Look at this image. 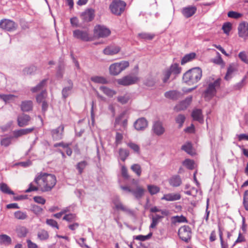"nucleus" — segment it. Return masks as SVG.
<instances>
[{"mask_svg":"<svg viewBox=\"0 0 248 248\" xmlns=\"http://www.w3.org/2000/svg\"><path fill=\"white\" fill-rule=\"evenodd\" d=\"M57 182L56 176L52 174L41 173L35 178L34 182L37 185L35 186L32 183L30 184L29 187L26 192L40 190L42 192L50 191L55 186Z\"/></svg>","mask_w":248,"mask_h":248,"instance_id":"obj_1","label":"nucleus"},{"mask_svg":"<svg viewBox=\"0 0 248 248\" xmlns=\"http://www.w3.org/2000/svg\"><path fill=\"white\" fill-rule=\"evenodd\" d=\"M202 76V69L199 67L193 68L186 72L183 75V81L188 85L197 83Z\"/></svg>","mask_w":248,"mask_h":248,"instance_id":"obj_2","label":"nucleus"},{"mask_svg":"<svg viewBox=\"0 0 248 248\" xmlns=\"http://www.w3.org/2000/svg\"><path fill=\"white\" fill-rule=\"evenodd\" d=\"M220 81L221 79L217 78L207 83L203 94L205 100L209 101L216 95L217 90L220 87Z\"/></svg>","mask_w":248,"mask_h":248,"instance_id":"obj_3","label":"nucleus"},{"mask_svg":"<svg viewBox=\"0 0 248 248\" xmlns=\"http://www.w3.org/2000/svg\"><path fill=\"white\" fill-rule=\"evenodd\" d=\"M129 62L127 61H122L120 62H116L111 64L109 70L111 75L116 76L119 74L122 71L129 66Z\"/></svg>","mask_w":248,"mask_h":248,"instance_id":"obj_4","label":"nucleus"},{"mask_svg":"<svg viewBox=\"0 0 248 248\" xmlns=\"http://www.w3.org/2000/svg\"><path fill=\"white\" fill-rule=\"evenodd\" d=\"M126 4L122 0H114L109 6L111 12L116 15H120L124 10Z\"/></svg>","mask_w":248,"mask_h":248,"instance_id":"obj_5","label":"nucleus"},{"mask_svg":"<svg viewBox=\"0 0 248 248\" xmlns=\"http://www.w3.org/2000/svg\"><path fill=\"white\" fill-rule=\"evenodd\" d=\"M113 208L117 211H121L127 214H132V211L120 201L119 198L115 197L112 201Z\"/></svg>","mask_w":248,"mask_h":248,"instance_id":"obj_6","label":"nucleus"},{"mask_svg":"<svg viewBox=\"0 0 248 248\" xmlns=\"http://www.w3.org/2000/svg\"><path fill=\"white\" fill-rule=\"evenodd\" d=\"M191 229L188 226L184 225L179 229L178 235L184 241L187 242L191 238Z\"/></svg>","mask_w":248,"mask_h":248,"instance_id":"obj_7","label":"nucleus"},{"mask_svg":"<svg viewBox=\"0 0 248 248\" xmlns=\"http://www.w3.org/2000/svg\"><path fill=\"white\" fill-rule=\"evenodd\" d=\"M17 27V24L9 19H3L0 22V28L9 31H15Z\"/></svg>","mask_w":248,"mask_h":248,"instance_id":"obj_8","label":"nucleus"},{"mask_svg":"<svg viewBox=\"0 0 248 248\" xmlns=\"http://www.w3.org/2000/svg\"><path fill=\"white\" fill-rule=\"evenodd\" d=\"M139 80L137 77L128 75L117 80V83L123 86H128L136 83Z\"/></svg>","mask_w":248,"mask_h":248,"instance_id":"obj_9","label":"nucleus"},{"mask_svg":"<svg viewBox=\"0 0 248 248\" xmlns=\"http://www.w3.org/2000/svg\"><path fill=\"white\" fill-rule=\"evenodd\" d=\"M110 33L109 30L104 26H96L94 29V34L99 38H104L108 36Z\"/></svg>","mask_w":248,"mask_h":248,"instance_id":"obj_10","label":"nucleus"},{"mask_svg":"<svg viewBox=\"0 0 248 248\" xmlns=\"http://www.w3.org/2000/svg\"><path fill=\"white\" fill-rule=\"evenodd\" d=\"M74 37L80 39L84 41H90L92 40V37L90 36L86 31L76 30L73 31Z\"/></svg>","mask_w":248,"mask_h":248,"instance_id":"obj_11","label":"nucleus"},{"mask_svg":"<svg viewBox=\"0 0 248 248\" xmlns=\"http://www.w3.org/2000/svg\"><path fill=\"white\" fill-rule=\"evenodd\" d=\"M127 119L125 117L124 113H121L116 118L115 122V128L116 129L120 126L121 127V129L125 130L127 126Z\"/></svg>","mask_w":248,"mask_h":248,"instance_id":"obj_12","label":"nucleus"},{"mask_svg":"<svg viewBox=\"0 0 248 248\" xmlns=\"http://www.w3.org/2000/svg\"><path fill=\"white\" fill-rule=\"evenodd\" d=\"M239 36L245 39L248 38V23L243 22L238 27Z\"/></svg>","mask_w":248,"mask_h":248,"instance_id":"obj_13","label":"nucleus"},{"mask_svg":"<svg viewBox=\"0 0 248 248\" xmlns=\"http://www.w3.org/2000/svg\"><path fill=\"white\" fill-rule=\"evenodd\" d=\"M159 78L156 73L149 75L144 81V84L148 87H153L159 81Z\"/></svg>","mask_w":248,"mask_h":248,"instance_id":"obj_14","label":"nucleus"},{"mask_svg":"<svg viewBox=\"0 0 248 248\" xmlns=\"http://www.w3.org/2000/svg\"><path fill=\"white\" fill-rule=\"evenodd\" d=\"M31 120V117L25 114L18 115L17 118V124L20 127H23L28 125Z\"/></svg>","mask_w":248,"mask_h":248,"instance_id":"obj_15","label":"nucleus"},{"mask_svg":"<svg viewBox=\"0 0 248 248\" xmlns=\"http://www.w3.org/2000/svg\"><path fill=\"white\" fill-rule=\"evenodd\" d=\"M192 96H189L186 98L185 100L181 101L174 108V109L176 111H179L186 109L187 107L190 104L192 101Z\"/></svg>","mask_w":248,"mask_h":248,"instance_id":"obj_16","label":"nucleus"},{"mask_svg":"<svg viewBox=\"0 0 248 248\" xmlns=\"http://www.w3.org/2000/svg\"><path fill=\"white\" fill-rule=\"evenodd\" d=\"M134 126L137 130H143L147 127L148 122L144 118H140L134 123Z\"/></svg>","mask_w":248,"mask_h":248,"instance_id":"obj_17","label":"nucleus"},{"mask_svg":"<svg viewBox=\"0 0 248 248\" xmlns=\"http://www.w3.org/2000/svg\"><path fill=\"white\" fill-rule=\"evenodd\" d=\"M73 87V84L72 81L68 79L66 82V85L62 90V95L64 98H67L72 93V90Z\"/></svg>","mask_w":248,"mask_h":248,"instance_id":"obj_18","label":"nucleus"},{"mask_svg":"<svg viewBox=\"0 0 248 248\" xmlns=\"http://www.w3.org/2000/svg\"><path fill=\"white\" fill-rule=\"evenodd\" d=\"M81 16L85 22L91 21L94 18V11L92 9H88L82 13Z\"/></svg>","mask_w":248,"mask_h":248,"instance_id":"obj_19","label":"nucleus"},{"mask_svg":"<svg viewBox=\"0 0 248 248\" xmlns=\"http://www.w3.org/2000/svg\"><path fill=\"white\" fill-rule=\"evenodd\" d=\"M181 197V195L179 193H171L164 194L161 199L168 202H172L180 200Z\"/></svg>","mask_w":248,"mask_h":248,"instance_id":"obj_20","label":"nucleus"},{"mask_svg":"<svg viewBox=\"0 0 248 248\" xmlns=\"http://www.w3.org/2000/svg\"><path fill=\"white\" fill-rule=\"evenodd\" d=\"M237 71V65L234 63L229 64L227 71L225 76V79L226 80H230L232 77V74Z\"/></svg>","mask_w":248,"mask_h":248,"instance_id":"obj_21","label":"nucleus"},{"mask_svg":"<svg viewBox=\"0 0 248 248\" xmlns=\"http://www.w3.org/2000/svg\"><path fill=\"white\" fill-rule=\"evenodd\" d=\"M64 126L62 125H60L58 128L51 131L52 138L55 139H61L63 138V132Z\"/></svg>","mask_w":248,"mask_h":248,"instance_id":"obj_22","label":"nucleus"},{"mask_svg":"<svg viewBox=\"0 0 248 248\" xmlns=\"http://www.w3.org/2000/svg\"><path fill=\"white\" fill-rule=\"evenodd\" d=\"M120 50V47L115 46H109L106 47L103 50V53L107 55H113L118 53Z\"/></svg>","mask_w":248,"mask_h":248,"instance_id":"obj_23","label":"nucleus"},{"mask_svg":"<svg viewBox=\"0 0 248 248\" xmlns=\"http://www.w3.org/2000/svg\"><path fill=\"white\" fill-rule=\"evenodd\" d=\"M153 130L154 132L157 135L163 134L165 131L164 128L163 127L162 123L159 121H156L154 123L153 126Z\"/></svg>","mask_w":248,"mask_h":248,"instance_id":"obj_24","label":"nucleus"},{"mask_svg":"<svg viewBox=\"0 0 248 248\" xmlns=\"http://www.w3.org/2000/svg\"><path fill=\"white\" fill-rule=\"evenodd\" d=\"M191 115L194 120L197 121L200 123H203V117L201 109L197 108L194 109Z\"/></svg>","mask_w":248,"mask_h":248,"instance_id":"obj_25","label":"nucleus"},{"mask_svg":"<svg viewBox=\"0 0 248 248\" xmlns=\"http://www.w3.org/2000/svg\"><path fill=\"white\" fill-rule=\"evenodd\" d=\"M34 129V128H26V129H20L18 130L14 131L13 132V137L15 138H19L20 136L26 135L28 133H31L32 132Z\"/></svg>","mask_w":248,"mask_h":248,"instance_id":"obj_26","label":"nucleus"},{"mask_svg":"<svg viewBox=\"0 0 248 248\" xmlns=\"http://www.w3.org/2000/svg\"><path fill=\"white\" fill-rule=\"evenodd\" d=\"M145 192V189L142 187L137 186L135 190L132 189L131 193L137 199H140L142 197Z\"/></svg>","mask_w":248,"mask_h":248,"instance_id":"obj_27","label":"nucleus"},{"mask_svg":"<svg viewBox=\"0 0 248 248\" xmlns=\"http://www.w3.org/2000/svg\"><path fill=\"white\" fill-rule=\"evenodd\" d=\"M196 8L195 6H188L183 8L182 13L186 17H189L193 16L196 11Z\"/></svg>","mask_w":248,"mask_h":248,"instance_id":"obj_28","label":"nucleus"},{"mask_svg":"<svg viewBox=\"0 0 248 248\" xmlns=\"http://www.w3.org/2000/svg\"><path fill=\"white\" fill-rule=\"evenodd\" d=\"M17 97V96L12 94H0V98L5 103H9L13 102Z\"/></svg>","mask_w":248,"mask_h":248,"instance_id":"obj_29","label":"nucleus"},{"mask_svg":"<svg viewBox=\"0 0 248 248\" xmlns=\"http://www.w3.org/2000/svg\"><path fill=\"white\" fill-rule=\"evenodd\" d=\"M180 96L181 93L176 91H170L165 93V96L171 99H177Z\"/></svg>","mask_w":248,"mask_h":248,"instance_id":"obj_30","label":"nucleus"},{"mask_svg":"<svg viewBox=\"0 0 248 248\" xmlns=\"http://www.w3.org/2000/svg\"><path fill=\"white\" fill-rule=\"evenodd\" d=\"M32 102L31 101H24L21 104V109L23 111H29L32 109Z\"/></svg>","mask_w":248,"mask_h":248,"instance_id":"obj_31","label":"nucleus"},{"mask_svg":"<svg viewBox=\"0 0 248 248\" xmlns=\"http://www.w3.org/2000/svg\"><path fill=\"white\" fill-rule=\"evenodd\" d=\"M12 243V239L6 234H2L0 235V244L5 246H8Z\"/></svg>","mask_w":248,"mask_h":248,"instance_id":"obj_32","label":"nucleus"},{"mask_svg":"<svg viewBox=\"0 0 248 248\" xmlns=\"http://www.w3.org/2000/svg\"><path fill=\"white\" fill-rule=\"evenodd\" d=\"M182 149L191 155H193L195 154V150L189 142H187L186 144L183 145Z\"/></svg>","mask_w":248,"mask_h":248,"instance_id":"obj_33","label":"nucleus"},{"mask_svg":"<svg viewBox=\"0 0 248 248\" xmlns=\"http://www.w3.org/2000/svg\"><path fill=\"white\" fill-rule=\"evenodd\" d=\"M16 232L18 237H24L26 236L28 231L26 227L19 226L16 228Z\"/></svg>","mask_w":248,"mask_h":248,"instance_id":"obj_34","label":"nucleus"},{"mask_svg":"<svg viewBox=\"0 0 248 248\" xmlns=\"http://www.w3.org/2000/svg\"><path fill=\"white\" fill-rule=\"evenodd\" d=\"M181 183V179L179 176L177 175L172 177L170 180V185L174 187L179 186Z\"/></svg>","mask_w":248,"mask_h":248,"instance_id":"obj_35","label":"nucleus"},{"mask_svg":"<svg viewBox=\"0 0 248 248\" xmlns=\"http://www.w3.org/2000/svg\"><path fill=\"white\" fill-rule=\"evenodd\" d=\"M99 90L109 97H112L116 94V92L115 91L106 86H101L99 88Z\"/></svg>","mask_w":248,"mask_h":248,"instance_id":"obj_36","label":"nucleus"},{"mask_svg":"<svg viewBox=\"0 0 248 248\" xmlns=\"http://www.w3.org/2000/svg\"><path fill=\"white\" fill-rule=\"evenodd\" d=\"M168 69L170 72L171 74L175 75L180 74L181 70V68L177 63L172 64Z\"/></svg>","mask_w":248,"mask_h":248,"instance_id":"obj_37","label":"nucleus"},{"mask_svg":"<svg viewBox=\"0 0 248 248\" xmlns=\"http://www.w3.org/2000/svg\"><path fill=\"white\" fill-rule=\"evenodd\" d=\"M14 217L18 220H25L28 218V215L26 212L19 210L14 213Z\"/></svg>","mask_w":248,"mask_h":248,"instance_id":"obj_38","label":"nucleus"},{"mask_svg":"<svg viewBox=\"0 0 248 248\" xmlns=\"http://www.w3.org/2000/svg\"><path fill=\"white\" fill-rule=\"evenodd\" d=\"M196 57L195 53H191L186 55L182 59L181 64L183 65L186 63L193 60Z\"/></svg>","mask_w":248,"mask_h":248,"instance_id":"obj_39","label":"nucleus"},{"mask_svg":"<svg viewBox=\"0 0 248 248\" xmlns=\"http://www.w3.org/2000/svg\"><path fill=\"white\" fill-rule=\"evenodd\" d=\"M46 79H43L36 87L32 88L31 91L33 93H36L38 91H43V87L46 85Z\"/></svg>","mask_w":248,"mask_h":248,"instance_id":"obj_40","label":"nucleus"},{"mask_svg":"<svg viewBox=\"0 0 248 248\" xmlns=\"http://www.w3.org/2000/svg\"><path fill=\"white\" fill-rule=\"evenodd\" d=\"M92 81L96 83L106 84L108 83L107 79L100 76H93L91 78Z\"/></svg>","mask_w":248,"mask_h":248,"instance_id":"obj_41","label":"nucleus"},{"mask_svg":"<svg viewBox=\"0 0 248 248\" xmlns=\"http://www.w3.org/2000/svg\"><path fill=\"white\" fill-rule=\"evenodd\" d=\"M175 122L178 124L179 128L182 127L186 120V117L184 114H180L175 117Z\"/></svg>","mask_w":248,"mask_h":248,"instance_id":"obj_42","label":"nucleus"},{"mask_svg":"<svg viewBox=\"0 0 248 248\" xmlns=\"http://www.w3.org/2000/svg\"><path fill=\"white\" fill-rule=\"evenodd\" d=\"M130 99V95L128 93H126L124 95L119 96L117 97L118 101L122 104L127 103Z\"/></svg>","mask_w":248,"mask_h":248,"instance_id":"obj_43","label":"nucleus"},{"mask_svg":"<svg viewBox=\"0 0 248 248\" xmlns=\"http://www.w3.org/2000/svg\"><path fill=\"white\" fill-rule=\"evenodd\" d=\"M147 189L151 195L156 194L160 191V188L158 186L153 185H148Z\"/></svg>","mask_w":248,"mask_h":248,"instance_id":"obj_44","label":"nucleus"},{"mask_svg":"<svg viewBox=\"0 0 248 248\" xmlns=\"http://www.w3.org/2000/svg\"><path fill=\"white\" fill-rule=\"evenodd\" d=\"M119 156L123 161H124L129 155V152L124 149H120L119 151Z\"/></svg>","mask_w":248,"mask_h":248,"instance_id":"obj_45","label":"nucleus"},{"mask_svg":"<svg viewBox=\"0 0 248 248\" xmlns=\"http://www.w3.org/2000/svg\"><path fill=\"white\" fill-rule=\"evenodd\" d=\"M37 236L41 240H46L48 238L49 234L46 231L42 230L38 232Z\"/></svg>","mask_w":248,"mask_h":248,"instance_id":"obj_46","label":"nucleus"},{"mask_svg":"<svg viewBox=\"0 0 248 248\" xmlns=\"http://www.w3.org/2000/svg\"><path fill=\"white\" fill-rule=\"evenodd\" d=\"M116 139L115 140H122L125 138V130L123 129H118V127L116 129Z\"/></svg>","mask_w":248,"mask_h":248,"instance_id":"obj_47","label":"nucleus"},{"mask_svg":"<svg viewBox=\"0 0 248 248\" xmlns=\"http://www.w3.org/2000/svg\"><path fill=\"white\" fill-rule=\"evenodd\" d=\"M0 189L4 193L14 195V192L11 190L8 186L4 183H2L0 185Z\"/></svg>","mask_w":248,"mask_h":248,"instance_id":"obj_48","label":"nucleus"},{"mask_svg":"<svg viewBox=\"0 0 248 248\" xmlns=\"http://www.w3.org/2000/svg\"><path fill=\"white\" fill-rule=\"evenodd\" d=\"M150 212L152 213L159 212L161 215L164 216H168L169 214V211L166 209L162 210L156 206L153 207L150 209Z\"/></svg>","mask_w":248,"mask_h":248,"instance_id":"obj_49","label":"nucleus"},{"mask_svg":"<svg viewBox=\"0 0 248 248\" xmlns=\"http://www.w3.org/2000/svg\"><path fill=\"white\" fill-rule=\"evenodd\" d=\"M131 170L134 172L137 176H140L141 174V168L138 164H134L131 166Z\"/></svg>","mask_w":248,"mask_h":248,"instance_id":"obj_50","label":"nucleus"},{"mask_svg":"<svg viewBox=\"0 0 248 248\" xmlns=\"http://www.w3.org/2000/svg\"><path fill=\"white\" fill-rule=\"evenodd\" d=\"M171 73L170 72L168 69V68L165 69L162 72V79L163 80V82L164 83H166L169 79L170 78V76L171 75Z\"/></svg>","mask_w":248,"mask_h":248,"instance_id":"obj_51","label":"nucleus"},{"mask_svg":"<svg viewBox=\"0 0 248 248\" xmlns=\"http://www.w3.org/2000/svg\"><path fill=\"white\" fill-rule=\"evenodd\" d=\"M183 164L188 169L192 170L194 168L195 163L192 160L186 159L185 161H184Z\"/></svg>","mask_w":248,"mask_h":248,"instance_id":"obj_52","label":"nucleus"},{"mask_svg":"<svg viewBox=\"0 0 248 248\" xmlns=\"http://www.w3.org/2000/svg\"><path fill=\"white\" fill-rule=\"evenodd\" d=\"M187 222V220L186 218L183 216H175L172 217V222L174 224L176 223H181V222Z\"/></svg>","mask_w":248,"mask_h":248,"instance_id":"obj_53","label":"nucleus"},{"mask_svg":"<svg viewBox=\"0 0 248 248\" xmlns=\"http://www.w3.org/2000/svg\"><path fill=\"white\" fill-rule=\"evenodd\" d=\"M240 59L246 64H248V56L245 51H241L238 54Z\"/></svg>","mask_w":248,"mask_h":248,"instance_id":"obj_54","label":"nucleus"},{"mask_svg":"<svg viewBox=\"0 0 248 248\" xmlns=\"http://www.w3.org/2000/svg\"><path fill=\"white\" fill-rule=\"evenodd\" d=\"M139 36L140 37L141 39H145V40H152L154 35L148 33L142 32L139 34Z\"/></svg>","mask_w":248,"mask_h":248,"instance_id":"obj_55","label":"nucleus"},{"mask_svg":"<svg viewBox=\"0 0 248 248\" xmlns=\"http://www.w3.org/2000/svg\"><path fill=\"white\" fill-rule=\"evenodd\" d=\"M46 95V91H42L41 93L36 96V100L38 103H41L45 101V98Z\"/></svg>","mask_w":248,"mask_h":248,"instance_id":"obj_56","label":"nucleus"},{"mask_svg":"<svg viewBox=\"0 0 248 248\" xmlns=\"http://www.w3.org/2000/svg\"><path fill=\"white\" fill-rule=\"evenodd\" d=\"M152 235V232L149 233L148 235H139L135 237V239L141 241H144L149 239L151 237Z\"/></svg>","mask_w":248,"mask_h":248,"instance_id":"obj_57","label":"nucleus"},{"mask_svg":"<svg viewBox=\"0 0 248 248\" xmlns=\"http://www.w3.org/2000/svg\"><path fill=\"white\" fill-rule=\"evenodd\" d=\"M87 163L85 161L79 162L77 165V169L78 170L79 173L80 174L82 172L83 170L85 168Z\"/></svg>","mask_w":248,"mask_h":248,"instance_id":"obj_58","label":"nucleus"},{"mask_svg":"<svg viewBox=\"0 0 248 248\" xmlns=\"http://www.w3.org/2000/svg\"><path fill=\"white\" fill-rule=\"evenodd\" d=\"M128 146H129L131 149H132L135 152L137 153H139L140 152V147L139 146L133 142H130L127 144Z\"/></svg>","mask_w":248,"mask_h":248,"instance_id":"obj_59","label":"nucleus"},{"mask_svg":"<svg viewBox=\"0 0 248 248\" xmlns=\"http://www.w3.org/2000/svg\"><path fill=\"white\" fill-rule=\"evenodd\" d=\"M232 29V25L229 22H227L224 24L222 26V30L224 33L228 34Z\"/></svg>","mask_w":248,"mask_h":248,"instance_id":"obj_60","label":"nucleus"},{"mask_svg":"<svg viewBox=\"0 0 248 248\" xmlns=\"http://www.w3.org/2000/svg\"><path fill=\"white\" fill-rule=\"evenodd\" d=\"M241 14L234 11H230L228 13V16L229 17L235 19L239 18L241 16Z\"/></svg>","mask_w":248,"mask_h":248,"instance_id":"obj_61","label":"nucleus"},{"mask_svg":"<svg viewBox=\"0 0 248 248\" xmlns=\"http://www.w3.org/2000/svg\"><path fill=\"white\" fill-rule=\"evenodd\" d=\"M46 223L52 227L56 228L58 229H59L57 222L52 219H47Z\"/></svg>","mask_w":248,"mask_h":248,"instance_id":"obj_62","label":"nucleus"},{"mask_svg":"<svg viewBox=\"0 0 248 248\" xmlns=\"http://www.w3.org/2000/svg\"><path fill=\"white\" fill-rule=\"evenodd\" d=\"M243 203L246 210H248V190H246L244 195Z\"/></svg>","mask_w":248,"mask_h":248,"instance_id":"obj_63","label":"nucleus"},{"mask_svg":"<svg viewBox=\"0 0 248 248\" xmlns=\"http://www.w3.org/2000/svg\"><path fill=\"white\" fill-rule=\"evenodd\" d=\"M33 200L35 202L41 204H44L46 202V200L41 196H35Z\"/></svg>","mask_w":248,"mask_h":248,"instance_id":"obj_64","label":"nucleus"}]
</instances>
